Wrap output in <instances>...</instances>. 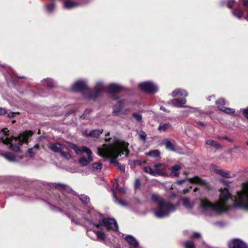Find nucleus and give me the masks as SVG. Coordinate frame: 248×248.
Returning <instances> with one entry per match:
<instances>
[{
	"mask_svg": "<svg viewBox=\"0 0 248 248\" xmlns=\"http://www.w3.org/2000/svg\"><path fill=\"white\" fill-rule=\"evenodd\" d=\"M181 168L182 167L181 165L179 164L175 165L171 168H169V170L170 171V175L172 176L178 177L180 175V173L178 171L181 169Z\"/></svg>",
	"mask_w": 248,
	"mask_h": 248,
	"instance_id": "obj_19",
	"label": "nucleus"
},
{
	"mask_svg": "<svg viewBox=\"0 0 248 248\" xmlns=\"http://www.w3.org/2000/svg\"><path fill=\"white\" fill-rule=\"evenodd\" d=\"M219 181L220 182H221L222 183H223L226 186H229V184L228 183L227 181H226L225 180H224L223 179H220Z\"/></svg>",
	"mask_w": 248,
	"mask_h": 248,
	"instance_id": "obj_60",
	"label": "nucleus"
},
{
	"mask_svg": "<svg viewBox=\"0 0 248 248\" xmlns=\"http://www.w3.org/2000/svg\"><path fill=\"white\" fill-rule=\"evenodd\" d=\"M33 132L31 130L26 131L22 134H20L15 140L18 141L20 145H22L24 143H28L29 139L33 135Z\"/></svg>",
	"mask_w": 248,
	"mask_h": 248,
	"instance_id": "obj_14",
	"label": "nucleus"
},
{
	"mask_svg": "<svg viewBox=\"0 0 248 248\" xmlns=\"http://www.w3.org/2000/svg\"><path fill=\"white\" fill-rule=\"evenodd\" d=\"M167 166L164 164L158 163L154 166L155 176H168L167 173L163 172L166 170Z\"/></svg>",
	"mask_w": 248,
	"mask_h": 248,
	"instance_id": "obj_15",
	"label": "nucleus"
},
{
	"mask_svg": "<svg viewBox=\"0 0 248 248\" xmlns=\"http://www.w3.org/2000/svg\"><path fill=\"white\" fill-rule=\"evenodd\" d=\"M72 89L74 92L82 93L85 91L88 90L89 89V87L85 81L79 80L77 81L73 85Z\"/></svg>",
	"mask_w": 248,
	"mask_h": 248,
	"instance_id": "obj_12",
	"label": "nucleus"
},
{
	"mask_svg": "<svg viewBox=\"0 0 248 248\" xmlns=\"http://www.w3.org/2000/svg\"><path fill=\"white\" fill-rule=\"evenodd\" d=\"M54 9V4L53 3H50L46 5V9L48 12H51Z\"/></svg>",
	"mask_w": 248,
	"mask_h": 248,
	"instance_id": "obj_43",
	"label": "nucleus"
},
{
	"mask_svg": "<svg viewBox=\"0 0 248 248\" xmlns=\"http://www.w3.org/2000/svg\"><path fill=\"white\" fill-rule=\"evenodd\" d=\"M160 109L166 112L169 113L170 112V110H168L166 108L163 106L160 107Z\"/></svg>",
	"mask_w": 248,
	"mask_h": 248,
	"instance_id": "obj_59",
	"label": "nucleus"
},
{
	"mask_svg": "<svg viewBox=\"0 0 248 248\" xmlns=\"http://www.w3.org/2000/svg\"><path fill=\"white\" fill-rule=\"evenodd\" d=\"M2 132L3 133L4 136L7 137L9 135L8 133L9 131L8 130V128H5L2 129L1 130Z\"/></svg>",
	"mask_w": 248,
	"mask_h": 248,
	"instance_id": "obj_52",
	"label": "nucleus"
},
{
	"mask_svg": "<svg viewBox=\"0 0 248 248\" xmlns=\"http://www.w3.org/2000/svg\"><path fill=\"white\" fill-rule=\"evenodd\" d=\"M140 186V181L139 179L136 180L135 182V187L136 188H139Z\"/></svg>",
	"mask_w": 248,
	"mask_h": 248,
	"instance_id": "obj_51",
	"label": "nucleus"
},
{
	"mask_svg": "<svg viewBox=\"0 0 248 248\" xmlns=\"http://www.w3.org/2000/svg\"><path fill=\"white\" fill-rule=\"evenodd\" d=\"M179 94V91L178 90H175L172 92V95L173 96H175Z\"/></svg>",
	"mask_w": 248,
	"mask_h": 248,
	"instance_id": "obj_58",
	"label": "nucleus"
},
{
	"mask_svg": "<svg viewBox=\"0 0 248 248\" xmlns=\"http://www.w3.org/2000/svg\"><path fill=\"white\" fill-rule=\"evenodd\" d=\"M62 145L61 143L56 142L53 143L49 146L48 148L50 150L53 151L54 152L60 153L62 150Z\"/></svg>",
	"mask_w": 248,
	"mask_h": 248,
	"instance_id": "obj_22",
	"label": "nucleus"
},
{
	"mask_svg": "<svg viewBox=\"0 0 248 248\" xmlns=\"http://www.w3.org/2000/svg\"><path fill=\"white\" fill-rule=\"evenodd\" d=\"M186 180H188L190 183L192 184H198L202 186H204L206 189L211 190V188L210 186L207 184L204 180L202 179L199 177L196 176L193 178H190L188 179H185L182 180H178L176 182V183L179 185H181L184 183Z\"/></svg>",
	"mask_w": 248,
	"mask_h": 248,
	"instance_id": "obj_9",
	"label": "nucleus"
},
{
	"mask_svg": "<svg viewBox=\"0 0 248 248\" xmlns=\"http://www.w3.org/2000/svg\"><path fill=\"white\" fill-rule=\"evenodd\" d=\"M234 0H228L227 2V6L229 9H232L234 3Z\"/></svg>",
	"mask_w": 248,
	"mask_h": 248,
	"instance_id": "obj_46",
	"label": "nucleus"
},
{
	"mask_svg": "<svg viewBox=\"0 0 248 248\" xmlns=\"http://www.w3.org/2000/svg\"><path fill=\"white\" fill-rule=\"evenodd\" d=\"M82 133H83V135L84 136H85V135H86V134H88V133H87V130H84V131H82Z\"/></svg>",
	"mask_w": 248,
	"mask_h": 248,
	"instance_id": "obj_63",
	"label": "nucleus"
},
{
	"mask_svg": "<svg viewBox=\"0 0 248 248\" xmlns=\"http://www.w3.org/2000/svg\"><path fill=\"white\" fill-rule=\"evenodd\" d=\"M183 247L184 248H195V244L189 240H187L183 242Z\"/></svg>",
	"mask_w": 248,
	"mask_h": 248,
	"instance_id": "obj_34",
	"label": "nucleus"
},
{
	"mask_svg": "<svg viewBox=\"0 0 248 248\" xmlns=\"http://www.w3.org/2000/svg\"><path fill=\"white\" fill-rule=\"evenodd\" d=\"M132 116L138 122H141L142 120V116L140 114L137 113H133L132 114Z\"/></svg>",
	"mask_w": 248,
	"mask_h": 248,
	"instance_id": "obj_41",
	"label": "nucleus"
},
{
	"mask_svg": "<svg viewBox=\"0 0 248 248\" xmlns=\"http://www.w3.org/2000/svg\"><path fill=\"white\" fill-rule=\"evenodd\" d=\"M64 5L65 8L71 9L74 7L76 5V4L74 2L70 1L69 0H66L64 2Z\"/></svg>",
	"mask_w": 248,
	"mask_h": 248,
	"instance_id": "obj_40",
	"label": "nucleus"
},
{
	"mask_svg": "<svg viewBox=\"0 0 248 248\" xmlns=\"http://www.w3.org/2000/svg\"><path fill=\"white\" fill-rule=\"evenodd\" d=\"M104 226L107 230H112L115 232L118 231V226L116 220L113 218L104 217L99 221L96 225V227L99 228L101 226Z\"/></svg>",
	"mask_w": 248,
	"mask_h": 248,
	"instance_id": "obj_6",
	"label": "nucleus"
},
{
	"mask_svg": "<svg viewBox=\"0 0 248 248\" xmlns=\"http://www.w3.org/2000/svg\"><path fill=\"white\" fill-rule=\"evenodd\" d=\"M167 149L173 151L175 150V146L169 140L166 139L163 143Z\"/></svg>",
	"mask_w": 248,
	"mask_h": 248,
	"instance_id": "obj_24",
	"label": "nucleus"
},
{
	"mask_svg": "<svg viewBox=\"0 0 248 248\" xmlns=\"http://www.w3.org/2000/svg\"><path fill=\"white\" fill-rule=\"evenodd\" d=\"M205 144L210 145L212 147H214L217 149H221V146L216 141L212 140H207L205 141Z\"/></svg>",
	"mask_w": 248,
	"mask_h": 248,
	"instance_id": "obj_25",
	"label": "nucleus"
},
{
	"mask_svg": "<svg viewBox=\"0 0 248 248\" xmlns=\"http://www.w3.org/2000/svg\"><path fill=\"white\" fill-rule=\"evenodd\" d=\"M61 155L64 158H69L70 157V155L69 153L62 151V150L60 152Z\"/></svg>",
	"mask_w": 248,
	"mask_h": 248,
	"instance_id": "obj_45",
	"label": "nucleus"
},
{
	"mask_svg": "<svg viewBox=\"0 0 248 248\" xmlns=\"http://www.w3.org/2000/svg\"><path fill=\"white\" fill-rule=\"evenodd\" d=\"M53 187L55 189H57L61 191H65L68 188L67 185L60 183H54L53 184Z\"/></svg>",
	"mask_w": 248,
	"mask_h": 248,
	"instance_id": "obj_28",
	"label": "nucleus"
},
{
	"mask_svg": "<svg viewBox=\"0 0 248 248\" xmlns=\"http://www.w3.org/2000/svg\"><path fill=\"white\" fill-rule=\"evenodd\" d=\"M18 113H15V112H11L8 114V117L10 118H14L16 114H18Z\"/></svg>",
	"mask_w": 248,
	"mask_h": 248,
	"instance_id": "obj_54",
	"label": "nucleus"
},
{
	"mask_svg": "<svg viewBox=\"0 0 248 248\" xmlns=\"http://www.w3.org/2000/svg\"><path fill=\"white\" fill-rule=\"evenodd\" d=\"M104 90L103 84L101 82L96 84L93 89L87 93H84V97L88 99H93L95 100L97 98L99 97L101 93Z\"/></svg>",
	"mask_w": 248,
	"mask_h": 248,
	"instance_id": "obj_7",
	"label": "nucleus"
},
{
	"mask_svg": "<svg viewBox=\"0 0 248 248\" xmlns=\"http://www.w3.org/2000/svg\"><path fill=\"white\" fill-rule=\"evenodd\" d=\"M124 90H125V88L123 86L115 83L110 84L107 88V92L110 94V97L115 100H118L120 98L116 93Z\"/></svg>",
	"mask_w": 248,
	"mask_h": 248,
	"instance_id": "obj_8",
	"label": "nucleus"
},
{
	"mask_svg": "<svg viewBox=\"0 0 248 248\" xmlns=\"http://www.w3.org/2000/svg\"><path fill=\"white\" fill-rule=\"evenodd\" d=\"M152 200L158 204V209L155 211V214L158 218H162L169 215L170 211L175 210L173 204L166 202L165 200L155 194L151 196Z\"/></svg>",
	"mask_w": 248,
	"mask_h": 248,
	"instance_id": "obj_3",
	"label": "nucleus"
},
{
	"mask_svg": "<svg viewBox=\"0 0 248 248\" xmlns=\"http://www.w3.org/2000/svg\"><path fill=\"white\" fill-rule=\"evenodd\" d=\"M4 156L6 159L10 161H15L16 160V156L15 155L10 152L4 154Z\"/></svg>",
	"mask_w": 248,
	"mask_h": 248,
	"instance_id": "obj_31",
	"label": "nucleus"
},
{
	"mask_svg": "<svg viewBox=\"0 0 248 248\" xmlns=\"http://www.w3.org/2000/svg\"><path fill=\"white\" fill-rule=\"evenodd\" d=\"M243 189L237 191V199L234 200L235 207L248 209V182L242 184Z\"/></svg>",
	"mask_w": 248,
	"mask_h": 248,
	"instance_id": "obj_4",
	"label": "nucleus"
},
{
	"mask_svg": "<svg viewBox=\"0 0 248 248\" xmlns=\"http://www.w3.org/2000/svg\"><path fill=\"white\" fill-rule=\"evenodd\" d=\"M220 111L224 112L227 114H232L235 112V110L230 108L223 107Z\"/></svg>",
	"mask_w": 248,
	"mask_h": 248,
	"instance_id": "obj_39",
	"label": "nucleus"
},
{
	"mask_svg": "<svg viewBox=\"0 0 248 248\" xmlns=\"http://www.w3.org/2000/svg\"><path fill=\"white\" fill-rule=\"evenodd\" d=\"M139 88L142 91L148 93H154L157 91V87L154 83L149 81H146L140 83Z\"/></svg>",
	"mask_w": 248,
	"mask_h": 248,
	"instance_id": "obj_11",
	"label": "nucleus"
},
{
	"mask_svg": "<svg viewBox=\"0 0 248 248\" xmlns=\"http://www.w3.org/2000/svg\"><path fill=\"white\" fill-rule=\"evenodd\" d=\"M129 144L125 142H119L116 144H109V148H99L98 152L99 155L108 158L111 164L115 166L120 165L117 161V157L125 155L127 157L129 154L128 148Z\"/></svg>",
	"mask_w": 248,
	"mask_h": 248,
	"instance_id": "obj_1",
	"label": "nucleus"
},
{
	"mask_svg": "<svg viewBox=\"0 0 248 248\" xmlns=\"http://www.w3.org/2000/svg\"><path fill=\"white\" fill-rule=\"evenodd\" d=\"M146 133L143 131H141V133L139 134L140 140L144 141L146 140Z\"/></svg>",
	"mask_w": 248,
	"mask_h": 248,
	"instance_id": "obj_44",
	"label": "nucleus"
},
{
	"mask_svg": "<svg viewBox=\"0 0 248 248\" xmlns=\"http://www.w3.org/2000/svg\"><path fill=\"white\" fill-rule=\"evenodd\" d=\"M12 141V140L9 138L6 137L5 140L4 141V143L7 144H10V148L11 150L15 151L18 152L20 150V147L19 146L14 144L11 143Z\"/></svg>",
	"mask_w": 248,
	"mask_h": 248,
	"instance_id": "obj_20",
	"label": "nucleus"
},
{
	"mask_svg": "<svg viewBox=\"0 0 248 248\" xmlns=\"http://www.w3.org/2000/svg\"><path fill=\"white\" fill-rule=\"evenodd\" d=\"M221 194L220 195V202L216 203H213L207 199H202L201 200V206L202 208L205 210H212L218 213L227 212L229 210L230 207L226 204L227 201L232 198V195L227 188L220 190Z\"/></svg>",
	"mask_w": 248,
	"mask_h": 248,
	"instance_id": "obj_2",
	"label": "nucleus"
},
{
	"mask_svg": "<svg viewBox=\"0 0 248 248\" xmlns=\"http://www.w3.org/2000/svg\"><path fill=\"white\" fill-rule=\"evenodd\" d=\"M143 170L144 172L150 174L151 175L155 176V170H154L150 166H145L143 167Z\"/></svg>",
	"mask_w": 248,
	"mask_h": 248,
	"instance_id": "obj_35",
	"label": "nucleus"
},
{
	"mask_svg": "<svg viewBox=\"0 0 248 248\" xmlns=\"http://www.w3.org/2000/svg\"><path fill=\"white\" fill-rule=\"evenodd\" d=\"M216 171L217 173L224 178H231L230 173L229 171H224L223 170H216Z\"/></svg>",
	"mask_w": 248,
	"mask_h": 248,
	"instance_id": "obj_32",
	"label": "nucleus"
},
{
	"mask_svg": "<svg viewBox=\"0 0 248 248\" xmlns=\"http://www.w3.org/2000/svg\"><path fill=\"white\" fill-rule=\"evenodd\" d=\"M118 167H119V169L123 172L125 171V165H116Z\"/></svg>",
	"mask_w": 248,
	"mask_h": 248,
	"instance_id": "obj_55",
	"label": "nucleus"
},
{
	"mask_svg": "<svg viewBox=\"0 0 248 248\" xmlns=\"http://www.w3.org/2000/svg\"><path fill=\"white\" fill-rule=\"evenodd\" d=\"M189 192V189L188 188L185 189L184 190V194L187 193Z\"/></svg>",
	"mask_w": 248,
	"mask_h": 248,
	"instance_id": "obj_64",
	"label": "nucleus"
},
{
	"mask_svg": "<svg viewBox=\"0 0 248 248\" xmlns=\"http://www.w3.org/2000/svg\"><path fill=\"white\" fill-rule=\"evenodd\" d=\"M184 206L187 209H191L193 207V204L191 203L188 198H184L182 199Z\"/></svg>",
	"mask_w": 248,
	"mask_h": 248,
	"instance_id": "obj_27",
	"label": "nucleus"
},
{
	"mask_svg": "<svg viewBox=\"0 0 248 248\" xmlns=\"http://www.w3.org/2000/svg\"><path fill=\"white\" fill-rule=\"evenodd\" d=\"M216 104L218 110H222L224 107L223 106L225 104V100L223 98H220L216 101Z\"/></svg>",
	"mask_w": 248,
	"mask_h": 248,
	"instance_id": "obj_30",
	"label": "nucleus"
},
{
	"mask_svg": "<svg viewBox=\"0 0 248 248\" xmlns=\"http://www.w3.org/2000/svg\"><path fill=\"white\" fill-rule=\"evenodd\" d=\"M113 195H114V197L115 198L116 200L117 201H118L119 203H120V204L123 205H127V203L125 201L119 199L115 193H113Z\"/></svg>",
	"mask_w": 248,
	"mask_h": 248,
	"instance_id": "obj_42",
	"label": "nucleus"
},
{
	"mask_svg": "<svg viewBox=\"0 0 248 248\" xmlns=\"http://www.w3.org/2000/svg\"><path fill=\"white\" fill-rule=\"evenodd\" d=\"M79 200L84 204H88L90 202V199L88 196L82 194L79 197Z\"/></svg>",
	"mask_w": 248,
	"mask_h": 248,
	"instance_id": "obj_33",
	"label": "nucleus"
},
{
	"mask_svg": "<svg viewBox=\"0 0 248 248\" xmlns=\"http://www.w3.org/2000/svg\"><path fill=\"white\" fill-rule=\"evenodd\" d=\"M170 127L171 124H170L165 123L163 124H160L158 127V130L160 132H165Z\"/></svg>",
	"mask_w": 248,
	"mask_h": 248,
	"instance_id": "obj_29",
	"label": "nucleus"
},
{
	"mask_svg": "<svg viewBox=\"0 0 248 248\" xmlns=\"http://www.w3.org/2000/svg\"><path fill=\"white\" fill-rule=\"evenodd\" d=\"M71 147L75 151L77 155H81L83 153L87 154V157L82 156L78 159V163L82 166H86L93 161L92 152L88 147L84 146L78 147L74 143H71Z\"/></svg>",
	"mask_w": 248,
	"mask_h": 248,
	"instance_id": "obj_5",
	"label": "nucleus"
},
{
	"mask_svg": "<svg viewBox=\"0 0 248 248\" xmlns=\"http://www.w3.org/2000/svg\"><path fill=\"white\" fill-rule=\"evenodd\" d=\"M242 112L245 117L248 120V108L243 109Z\"/></svg>",
	"mask_w": 248,
	"mask_h": 248,
	"instance_id": "obj_50",
	"label": "nucleus"
},
{
	"mask_svg": "<svg viewBox=\"0 0 248 248\" xmlns=\"http://www.w3.org/2000/svg\"><path fill=\"white\" fill-rule=\"evenodd\" d=\"M102 164L100 162L94 163L93 164L92 170L100 171L102 169Z\"/></svg>",
	"mask_w": 248,
	"mask_h": 248,
	"instance_id": "obj_38",
	"label": "nucleus"
},
{
	"mask_svg": "<svg viewBox=\"0 0 248 248\" xmlns=\"http://www.w3.org/2000/svg\"><path fill=\"white\" fill-rule=\"evenodd\" d=\"M124 239L130 245V248H138L139 243L133 236L128 235L125 236Z\"/></svg>",
	"mask_w": 248,
	"mask_h": 248,
	"instance_id": "obj_18",
	"label": "nucleus"
},
{
	"mask_svg": "<svg viewBox=\"0 0 248 248\" xmlns=\"http://www.w3.org/2000/svg\"><path fill=\"white\" fill-rule=\"evenodd\" d=\"M111 140V138H105V141L106 142H109L110 141V140Z\"/></svg>",
	"mask_w": 248,
	"mask_h": 248,
	"instance_id": "obj_62",
	"label": "nucleus"
},
{
	"mask_svg": "<svg viewBox=\"0 0 248 248\" xmlns=\"http://www.w3.org/2000/svg\"><path fill=\"white\" fill-rule=\"evenodd\" d=\"M174 106L180 108L186 103V99L184 98H178L172 100Z\"/></svg>",
	"mask_w": 248,
	"mask_h": 248,
	"instance_id": "obj_21",
	"label": "nucleus"
},
{
	"mask_svg": "<svg viewBox=\"0 0 248 248\" xmlns=\"http://www.w3.org/2000/svg\"><path fill=\"white\" fill-rule=\"evenodd\" d=\"M39 147V145L38 144H36L35 145L33 146L32 147L33 149H38Z\"/></svg>",
	"mask_w": 248,
	"mask_h": 248,
	"instance_id": "obj_61",
	"label": "nucleus"
},
{
	"mask_svg": "<svg viewBox=\"0 0 248 248\" xmlns=\"http://www.w3.org/2000/svg\"><path fill=\"white\" fill-rule=\"evenodd\" d=\"M201 237V234L199 232H194L191 237L192 239H198Z\"/></svg>",
	"mask_w": 248,
	"mask_h": 248,
	"instance_id": "obj_48",
	"label": "nucleus"
},
{
	"mask_svg": "<svg viewBox=\"0 0 248 248\" xmlns=\"http://www.w3.org/2000/svg\"><path fill=\"white\" fill-rule=\"evenodd\" d=\"M84 219L85 220H86L90 224H93V225H94V226L96 227V225L97 223H94L92 219L89 218H88V217H85Z\"/></svg>",
	"mask_w": 248,
	"mask_h": 248,
	"instance_id": "obj_49",
	"label": "nucleus"
},
{
	"mask_svg": "<svg viewBox=\"0 0 248 248\" xmlns=\"http://www.w3.org/2000/svg\"><path fill=\"white\" fill-rule=\"evenodd\" d=\"M146 155L151 157H158L160 156V152L158 150H152L146 153Z\"/></svg>",
	"mask_w": 248,
	"mask_h": 248,
	"instance_id": "obj_26",
	"label": "nucleus"
},
{
	"mask_svg": "<svg viewBox=\"0 0 248 248\" xmlns=\"http://www.w3.org/2000/svg\"><path fill=\"white\" fill-rule=\"evenodd\" d=\"M6 110L4 108L0 107V115H3L6 114Z\"/></svg>",
	"mask_w": 248,
	"mask_h": 248,
	"instance_id": "obj_56",
	"label": "nucleus"
},
{
	"mask_svg": "<svg viewBox=\"0 0 248 248\" xmlns=\"http://www.w3.org/2000/svg\"><path fill=\"white\" fill-rule=\"evenodd\" d=\"M130 162H133L134 163V166L132 167V168H134L137 165L141 166L143 164H146V161H141L140 160H131Z\"/></svg>",
	"mask_w": 248,
	"mask_h": 248,
	"instance_id": "obj_37",
	"label": "nucleus"
},
{
	"mask_svg": "<svg viewBox=\"0 0 248 248\" xmlns=\"http://www.w3.org/2000/svg\"><path fill=\"white\" fill-rule=\"evenodd\" d=\"M241 2L242 5L245 7V9L248 10V0H242ZM232 13L234 16L237 17L239 19L244 17L245 19L248 21V12L247 15L244 16V10L242 9V7L240 5L236 7L232 11Z\"/></svg>",
	"mask_w": 248,
	"mask_h": 248,
	"instance_id": "obj_10",
	"label": "nucleus"
},
{
	"mask_svg": "<svg viewBox=\"0 0 248 248\" xmlns=\"http://www.w3.org/2000/svg\"><path fill=\"white\" fill-rule=\"evenodd\" d=\"M125 100L121 99L119 100L117 103L113 106V113L115 115H118L123 109Z\"/></svg>",
	"mask_w": 248,
	"mask_h": 248,
	"instance_id": "obj_17",
	"label": "nucleus"
},
{
	"mask_svg": "<svg viewBox=\"0 0 248 248\" xmlns=\"http://www.w3.org/2000/svg\"><path fill=\"white\" fill-rule=\"evenodd\" d=\"M43 84L45 86H46L49 88H52L54 86L53 80L50 78L46 79Z\"/></svg>",
	"mask_w": 248,
	"mask_h": 248,
	"instance_id": "obj_36",
	"label": "nucleus"
},
{
	"mask_svg": "<svg viewBox=\"0 0 248 248\" xmlns=\"http://www.w3.org/2000/svg\"><path fill=\"white\" fill-rule=\"evenodd\" d=\"M87 235L91 238V232H93L97 236V239L99 241H104L106 239V234L104 232L93 230L92 229L86 228Z\"/></svg>",
	"mask_w": 248,
	"mask_h": 248,
	"instance_id": "obj_16",
	"label": "nucleus"
},
{
	"mask_svg": "<svg viewBox=\"0 0 248 248\" xmlns=\"http://www.w3.org/2000/svg\"><path fill=\"white\" fill-rule=\"evenodd\" d=\"M197 124L199 126H202L203 128L205 127L206 125L205 124H204L201 121L197 122Z\"/></svg>",
	"mask_w": 248,
	"mask_h": 248,
	"instance_id": "obj_57",
	"label": "nucleus"
},
{
	"mask_svg": "<svg viewBox=\"0 0 248 248\" xmlns=\"http://www.w3.org/2000/svg\"><path fill=\"white\" fill-rule=\"evenodd\" d=\"M229 248H248L246 243L238 238H234L228 243Z\"/></svg>",
	"mask_w": 248,
	"mask_h": 248,
	"instance_id": "obj_13",
	"label": "nucleus"
},
{
	"mask_svg": "<svg viewBox=\"0 0 248 248\" xmlns=\"http://www.w3.org/2000/svg\"><path fill=\"white\" fill-rule=\"evenodd\" d=\"M103 130L101 131L99 129H94L92 130L89 134H87L85 135V137H93V138H98L100 135L101 133H102Z\"/></svg>",
	"mask_w": 248,
	"mask_h": 248,
	"instance_id": "obj_23",
	"label": "nucleus"
},
{
	"mask_svg": "<svg viewBox=\"0 0 248 248\" xmlns=\"http://www.w3.org/2000/svg\"><path fill=\"white\" fill-rule=\"evenodd\" d=\"M28 152L30 156L32 157L35 155V153L33 151V148H29L28 150Z\"/></svg>",
	"mask_w": 248,
	"mask_h": 248,
	"instance_id": "obj_53",
	"label": "nucleus"
},
{
	"mask_svg": "<svg viewBox=\"0 0 248 248\" xmlns=\"http://www.w3.org/2000/svg\"><path fill=\"white\" fill-rule=\"evenodd\" d=\"M218 138L221 140H226L228 141H229V142H233V140L232 139H231L226 136H223V137H218Z\"/></svg>",
	"mask_w": 248,
	"mask_h": 248,
	"instance_id": "obj_47",
	"label": "nucleus"
}]
</instances>
